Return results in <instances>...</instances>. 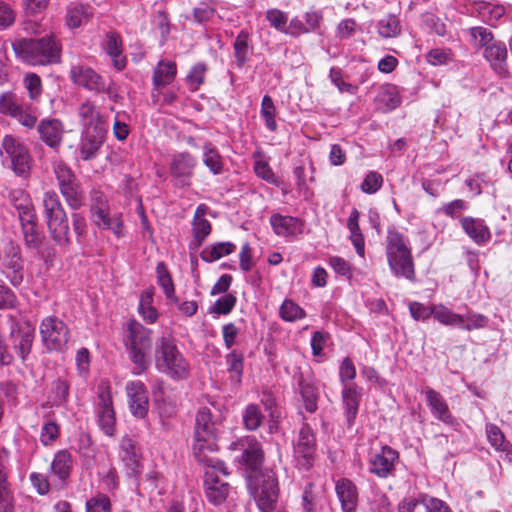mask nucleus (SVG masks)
Segmentation results:
<instances>
[{
	"label": "nucleus",
	"mask_w": 512,
	"mask_h": 512,
	"mask_svg": "<svg viewBox=\"0 0 512 512\" xmlns=\"http://www.w3.org/2000/svg\"><path fill=\"white\" fill-rule=\"evenodd\" d=\"M335 490L343 512H355L358 504L357 488L352 481L343 478L336 482Z\"/></svg>",
	"instance_id": "obj_21"
},
{
	"label": "nucleus",
	"mask_w": 512,
	"mask_h": 512,
	"mask_svg": "<svg viewBox=\"0 0 512 512\" xmlns=\"http://www.w3.org/2000/svg\"><path fill=\"white\" fill-rule=\"evenodd\" d=\"M361 397L362 389L359 388L356 384L345 385L342 388V403L349 426L354 424Z\"/></svg>",
	"instance_id": "obj_20"
},
{
	"label": "nucleus",
	"mask_w": 512,
	"mask_h": 512,
	"mask_svg": "<svg viewBox=\"0 0 512 512\" xmlns=\"http://www.w3.org/2000/svg\"><path fill=\"white\" fill-rule=\"evenodd\" d=\"M207 67L203 63L195 64L186 76V83L191 91H196L204 82Z\"/></svg>",
	"instance_id": "obj_50"
},
{
	"label": "nucleus",
	"mask_w": 512,
	"mask_h": 512,
	"mask_svg": "<svg viewBox=\"0 0 512 512\" xmlns=\"http://www.w3.org/2000/svg\"><path fill=\"white\" fill-rule=\"evenodd\" d=\"M236 304V297L232 294H226L223 297L219 298L212 308V312L218 315H227L229 314Z\"/></svg>",
	"instance_id": "obj_56"
},
{
	"label": "nucleus",
	"mask_w": 512,
	"mask_h": 512,
	"mask_svg": "<svg viewBox=\"0 0 512 512\" xmlns=\"http://www.w3.org/2000/svg\"><path fill=\"white\" fill-rule=\"evenodd\" d=\"M153 302V290L148 289L144 291L140 297V303L138 311L143 319L148 323H154L158 319V311L152 305Z\"/></svg>",
	"instance_id": "obj_41"
},
{
	"label": "nucleus",
	"mask_w": 512,
	"mask_h": 512,
	"mask_svg": "<svg viewBox=\"0 0 512 512\" xmlns=\"http://www.w3.org/2000/svg\"><path fill=\"white\" fill-rule=\"evenodd\" d=\"M2 148L10 158L14 172L19 176L26 177L31 164L28 149L12 135L3 137Z\"/></svg>",
	"instance_id": "obj_10"
},
{
	"label": "nucleus",
	"mask_w": 512,
	"mask_h": 512,
	"mask_svg": "<svg viewBox=\"0 0 512 512\" xmlns=\"http://www.w3.org/2000/svg\"><path fill=\"white\" fill-rule=\"evenodd\" d=\"M248 38L241 33L234 42L235 57L239 66H242L247 60Z\"/></svg>",
	"instance_id": "obj_59"
},
{
	"label": "nucleus",
	"mask_w": 512,
	"mask_h": 512,
	"mask_svg": "<svg viewBox=\"0 0 512 512\" xmlns=\"http://www.w3.org/2000/svg\"><path fill=\"white\" fill-rule=\"evenodd\" d=\"M241 461L246 469L248 488L262 512H273L276 508L279 487L271 469H261L262 450H243Z\"/></svg>",
	"instance_id": "obj_1"
},
{
	"label": "nucleus",
	"mask_w": 512,
	"mask_h": 512,
	"mask_svg": "<svg viewBox=\"0 0 512 512\" xmlns=\"http://www.w3.org/2000/svg\"><path fill=\"white\" fill-rule=\"evenodd\" d=\"M92 16L89 6L75 5L69 7L66 14V24L69 28L75 29L87 23Z\"/></svg>",
	"instance_id": "obj_34"
},
{
	"label": "nucleus",
	"mask_w": 512,
	"mask_h": 512,
	"mask_svg": "<svg viewBox=\"0 0 512 512\" xmlns=\"http://www.w3.org/2000/svg\"><path fill=\"white\" fill-rule=\"evenodd\" d=\"M177 73L176 64L172 61H160L153 71V83L155 86H166L173 82Z\"/></svg>",
	"instance_id": "obj_32"
},
{
	"label": "nucleus",
	"mask_w": 512,
	"mask_h": 512,
	"mask_svg": "<svg viewBox=\"0 0 512 512\" xmlns=\"http://www.w3.org/2000/svg\"><path fill=\"white\" fill-rule=\"evenodd\" d=\"M40 336L49 351H64L69 341V329L57 317L48 316L40 323Z\"/></svg>",
	"instance_id": "obj_8"
},
{
	"label": "nucleus",
	"mask_w": 512,
	"mask_h": 512,
	"mask_svg": "<svg viewBox=\"0 0 512 512\" xmlns=\"http://www.w3.org/2000/svg\"><path fill=\"white\" fill-rule=\"evenodd\" d=\"M461 226L465 233L478 245L487 243L490 238V230L483 220L464 217L461 219Z\"/></svg>",
	"instance_id": "obj_24"
},
{
	"label": "nucleus",
	"mask_w": 512,
	"mask_h": 512,
	"mask_svg": "<svg viewBox=\"0 0 512 512\" xmlns=\"http://www.w3.org/2000/svg\"><path fill=\"white\" fill-rule=\"evenodd\" d=\"M86 512H111L110 500L104 495H99L87 501Z\"/></svg>",
	"instance_id": "obj_60"
},
{
	"label": "nucleus",
	"mask_w": 512,
	"mask_h": 512,
	"mask_svg": "<svg viewBox=\"0 0 512 512\" xmlns=\"http://www.w3.org/2000/svg\"><path fill=\"white\" fill-rule=\"evenodd\" d=\"M426 59L431 65H443L451 59V54L447 49L435 48L428 52Z\"/></svg>",
	"instance_id": "obj_64"
},
{
	"label": "nucleus",
	"mask_w": 512,
	"mask_h": 512,
	"mask_svg": "<svg viewBox=\"0 0 512 512\" xmlns=\"http://www.w3.org/2000/svg\"><path fill=\"white\" fill-rule=\"evenodd\" d=\"M71 81L90 92L102 93L105 91V80L91 67L84 64H75L71 66L70 72Z\"/></svg>",
	"instance_id": "obj_12"
},
{
	"label": "nucleus",
	"mask_w": 512,
	"mask_h": 512,
	"mask_svg": "<svg viewBox=\"0 0 512 512\" xmlns=\"http://www.w3.org/2000/svg\"><path fill=\"white\" fill-rule=\"evenodd\" d=\"M197 159L188 152L173 155L170 163V173L177 185L189 186Z\"/></svg>",
	"instance_id": "obj_16"
},
{
	"label": "nucleus",
	"mask_w": 512,
	"mask_h": 512,
	"mask_svg": "<svg viewBox=\"0 0 512 512\" xmlns=\"http://www.w3.org/2000/svg\"><path fill=\"white\" fill-rule=\"evenodd\" d=\"M19 218L22 223L23 233L26 244L31 248L39 247L41 243V236L36 231L33 210L28 206L24 207L22 212H19Z\"/></svg>",
	"instance_id": "obj_29"
},
{
	"label": "nucleus",
	"mask_w": 512,
	"mask_h": 512,
	"mask_svg": "<svg viewBox=\"0 0 512 512\" xmlns=\"http://www.w3.org/2000/svg\"><path fill=\"white\" fill-rule=\"evenodd\" d=\"M383 184V177L375 171L369 172L361 184V190L367 194L376 193Z\"/></svg>",
	"instance_id": "obj_54"
},
{
	"label": "nucleus",
	"mask_w": 512,
	"mask_h": 512,
	"mask_svg": "<svg viewBox=\"0 0 512 512\" xmlns=\"http://www.w3.org/2000/svg\"><path fill=\"white\" fill-rule=\"evenodd\" d=\"M107 128L83 129L79 152L83 160L87 161L96 157L104 143Z\"/></svg>",
	"instance_id": "obj_17"
},
{
	"label": "nucleus",
	"mask_w": 512,
	"mask_h": 512,
	"mask_svg": "<svg viewBox=\"0 0 512 512\" xmlns=\"http://www.w3.org/2000/svg\"><path fill=\"white\" fill-rule=\"evenodd\" d=\"M91 211L96 217L94 222L98 227L111 230L117 237L124 235V224L121 214L110 216L106 200L102 195L95 198V203L92 205Z\"/></svg>",
	"instance_id": "obj_15"
},
{
	"label": "nucleus",
	"mask_w": 512,
	"mask_h": 512,
	"mask_svg": "<svg viewBox=\"0 0 512 512\" xmlns=\"http://www.w3.org/2000/svg\"><path fill=\"white\" fill-rule=\"evenodd\" d=\"M434 318L442 325L454 327H458L462 321L461 314L453 312L443 304L435 305Z\"/></svg>",
	"instance_id": "obj_44"
},
{
	"label": "nucleus",
	"mask_w": 512,
	"mask_h": 512,
	"mask_svg": "<svg viewBox=\"0 0 512 512\" xmlns=\"http://www.w3.org/2000/svg\"><path fill=\"white\" fill-rule=\"evenodd\" d=\"M13 498L7 482V473L0 459V512H13Z\"/></svg>",
	"instance_id": "obj_37"
},
{
	"label": "nucleus",
	"mask_w": 512,
	"mask_h": 512,
	"mask_svg": "<svg viewBox=\"0 0 512 512\" xmlns=\"http://www.w3.org/2000/svg\"><path fill=\"white\" fill-rule=\"evenodd\" d=\"M125 344L130 360L135 365L133 373L136 375L143 373L150 364L151 330L136 320L128 321L125 329Z\"/></svg>",
	"instance_id": "obj_5"
},
{
	"label": "nucleus",
	"mask_w": 512,
	"mask_h": 512,
	"mask_svg": "<svg viewBox=\"0 0 512 512\" xmlns=\"http://www.w3.org/2000/svg\"><path fill=\"white\" fill-rule=\"evenodd\" d=\"M225 360L231 379L236 383H240L244 370L243 352L234 349L226 355Z\"/></svg>",
	"instance_id": "obj_36"
},
{
	"label": "nucleus",
	"mask_w": 512,
	"mask_h": 512,
	"mask_svg": "<svg viewBox=\"0 0 512 512\" xmlns=\"http://www.w3.org/2000/svg\"><path fill=\"white\" fill-rule=\"evenodd\" d=\"M156 272L158 285L163 289L165 296L173 303H178V299L175 296L174 284L165 264L162 262L158 263Z\"/></svg>",
	"instance_id": "obj_40"
},
{
	"label": "nucleus",
	"mask_w": 512,
	"mask_h": 512,
	"mask_svg": "<svg viewBox=\"0 0 512 512\" xmlns=\"http://www.w3.org/2000/svg\"><path fill=\"white\" fill-rule=\"evenodd\" d=\"M19 108L20 105L13 94L5 93L0 97V113L9 114L13 117Z\"/></svg>",
	"instance_id": "obj_62"
},
{
	"label": "nucleus",
	"mask_w": 512,
	"mask_h": 512,
	"mask_svg": "<svg viewBox=\"0 0 512 512\" xmlns=\"http://www.w3.org/2000/svg\"><path fill=\"white\" fill-rule=\"evenodd\" d=\"M379 35L384 38L396 37L401 32L400 21L395 15H387L378 23Z\"/></svg>",
	"instance_id": "obj_46"
},
{
	"label": "nucleus",
	"mask_w": 512,
	"mask_h": 512,
	"mask_svg": "<svg viewBox=\"0 0 512 512\" xmlns=\"http://www.w3.org/2000/svg\"><path fill=\"white\" fill-rule=\"evenodd\" d=\"M254 171L259 178L270 184L278 185V179L269 166L268 162L260 156L255 158Z\"/></svg>",
	"instance_id": "obj_51"
},
{
	"label": "nucleus",
	"mask_w": 512,
	"mask_h": 512,
	"mask_svg": "<svg viewBox=\"0 0 512 512\" xmlns=\"http://www.w3.org/2000/svg\"><path fill=\"white\" fill-rule=\"evenodd\" d=\"M53 170L58 181L59 188L77 181V178L71 168L61 160L54 162Z\"/></svg>",
	"instance_id": "obj_48"
},
{
	"label": "nucleus",
	"mask_w": 512,
	"mask_h": 512,
	"mask_svg": "<svg viewBox=\"0 0 512 512\" xmlns=\"http://www.w3.org/2000/svg\"><path fill=\"white\" fill-rule=\"evenodd\" d=\"M98 424L104 433L112 436L115 430L116 417L113 409L112 396L107 386L99 387L97 402Z\"/></svg>",
	"instance_id": "obj_14"
},
{
	"label": "nucleus",
	"mask_w": 512,
	"mask_h": 512,
	"mask_svg": "<svg viewBox=\"0 0 512 512\" xmlns=\"http://www.w3.org/2000/svg\"><path fill=\"white\" fill-rule=\"evenodd\" d=\"M270 224L276 235L281 237L294 236L302 231V223L298 218L273 214Z\"/></svg>",
	"instance_id": "obj_23"
},
{
	"label": "nucleus",
	"mask_w": 512,
	"mask_h": 512,
	"mask_svg": "<svg viewBox=\"0 0 512 512\" xmlns=\"http://www.w3.org/2000/svg\"><path fill=\"white\" fill-rule=\"evenodd\" d=\"M260 115L263 118L266 127L270 131H275L277 129L276 122V107L272 98L269 95H265L261 102Z\"/></svg>",
	"instance_id": "obj_45"
},
{
	"label": "nucleus",
	"mask_w": 512,
	"mask_h": 512,
	"mask_svg": "<svg viewBox=\"0 0 512 512\" xmlns=\"http://www.w3.org/2000/svg\"><path fill=\"white\" fill-rule=\"evenodd\" d=\"M301 396L304 401L305 409L312 413L317 409V392L316 389L309 384H301Z\"/></svg>",
	"instance_id": "obj_55"
},
{
	"label": "nucleus",
	"mask_w": 512,
	"mask_h": 512,
	"mask_svg": "<svg viewBox=\"0 0 512 512\" xmlns=\"http://www.w3.org/2000/svg\"><path fill=\"white\" fill-rule=\"evenodd\" d=\"M203 163L214 175L223 171V159L211 144H205L203 147Z\"/></svg>",
	"instance_id": "obj_39"
},
{
	"label": "nucleus",
	"mask_w": 512,
	"mask_h": 512,
	"mask_svg": "<svg viewBox=\"0 0 512 512\" xmlns=\"http://www.w3.org/2000/svg\"><path fill=\"white\" fill-rule=\"evenodd\" d=\"M217 424L209 408L202 407L196 415L194 448H212L216 445Z\"/></svg>",
	"instance_id": "obj_9"
},
{
	"label": "nucleus",
	"mask_w": 512,
	"mask_h": 512,
	"mask_svg": "<svg viewBox=\"0 0 512 512\" xmlns=\"http://www.w3.org/2000/svg\"><path fill=\"white\" fill-rule=\"evenodd\" d=\"M58 434V426L54 422H47L41 429L40 441L44 446L53 445Z\"/></svg>",
	"instance_id": "obj_61"
},
{
	"label": "nucleus",
	"mask_w": 512,
	"mask_h": 512,
	"mask_svg": "<svg viewBox=\"0 0 512 512\" xmlns=\"http://www.w3.org/2000/svg\"><path fill=\"white\" fill-rule=\"evenodd\" d=\"M130 412L136 418H144L149 409L148 391L140 380L128 381L125 385Z\"/></svg>",
	"instance_id": "obj_13"
},
{
	"label": "nucleus",
	"mask_w": 512,
	"mask_h": 512,
	"mask_svg": "<svg viewBox=\"0 0 512 512\" xmlns=\"http://www.w3.org/2000/svg\"><path fill=\"white\" fill-rule=\"evenodd\" d=\"M434 307H435V305L425 306L419 302H411L409 304V310H410L412 317L415 320H422V321L428 319L430 316L434 317Z\"/></svg>",
	"instance_id": "obj_58"
},
{
	"label": "nucleus",
	"mask_w": 512,
	"mask_h": 512,
	"mask_svg": "<svg viewBox=\"0 0 512 512\" xmlns=\"http://www.w3.org/2000/svg\"><path fill=\"white\" fill-rule=\"evenodd\" d=\"M236 246L231 242H218L205 247L200 257L203 261L211 263L234 252Z\"/></svg>",
	"instance_id": "obj_33"
},
{
	"label": "nucleus",
	"mask_w": 512,
	"mask_h": 512,
	"mask_svg": "<svg viewBox=\"0 0 512 512\" xmlns=\"http://www.w3.org/2000/svg\"><path fill=\"white\" fill-rule=\"evenodd\" d=\"M205 471V496L213 505L223 504L231 492V486L227 481L221 478V475L227 476L228 471L224 462L210 459L207 462Z\"/></svg>",
	"instance_id": "obj_7"
},
{
	"label": "nucleus",
	"mask_w": 512,
	"mask_h": 512,
	"mask_svg": "<svg viewBox=\"0 0 512 512\" xmlns=\"http://www.w3.org/2000/svg\"><path fill=\"white\" fill-rule=\"evenodd\" d=\"M207 206L204 204H201L197 207L194 219H193V235L194 240L192 242V245L194 248H198L202 245V242L204 239L210 234L211 232V224L210 222L205 218L206 212H207Z\"/></svg>",
	"instance_id": "obj_28"
},
{
	"label": "nucleus",
	"mask_w": 512,
	"mask_h": 512,
	"mask_svg": "<svg viewBox=\"0 0 512 512\" xmlns=\"http://www.w3.org/2000/svg\"><path fill=\"white\" fill-rule=\"evenodd\" d=\"M103 49L111 58L113 66L117 70H122L126 66V57L123 54V43L119 34L111 32L106 35Z\"/></svg>",
	"instance_id": "obj_25"
},
{
	"label": "nucleus",
	"mask_w": 512,
	"mask_h": 512,
	"mask_svg": "<svg viewBox=\"0 0 512 512\" xmlns=\"http://www.w3.org/2000/svg\"><path fill=\"white\" fill-rule=\"evenodd\" d=\"M388 266L395 277L415 280V266L412 252L404 236L396 230H388L385 239Z\"/></svg>",
	"instance_id": "obj_4"
},
{
	"label": "nucleus",
	"mask_w": 512,
	"mask_h": 512,
	"mask_svg": "<svg viewBox=\"0 0 512 512\" xmlns=\"http://www.w3.org/2000/svg\"><path fill=\"white\" fill-rule=\"evenodd\" d=\"M43 212L51 236L59 245L69 243V226L66 213L59 197L53 191H48L43 197Z\"/></svg>",
	"instance_id": "obj_6"
},
{
	"label": "nucleus",
	"mask_w": 512,
	"mask_h": 512,
	"mask_svg": "<svg viewBox=\"0 0 512 512\" xmlns=\"http://www.w3.org/2000/svg\"><path fill=\"white\" fill-rule=\"evenodd\" d=\"M485 323L486 320L484 316L468 313L466 315H462V321L458 328L471 331L483 327Z\"/></svg>",
	"instance_id": "obj_57"
},
{
	"label": "nucleus",
	"mask_w": 512,
	"mask_h": 512,
	"mask_svg": "<svg viewBox=\"0 0 512 512\" xmlns=\"http://www.w3.org/2000/svg\"><path fill=\"white\" fill-rule=\"evenodd\" d=\"M280 317L287 322H294L306 316L305 311L291 299H286L280 307Z\"/></svg>",
	"instance_id": "obj_47"
},
{
	"label": "nucleus",
	"mask_w": 512,
	"mask_h": 512,
	"mask_svg": "<svg viewBox=\"0 0 512 512\" xmlns=\"http://www.w3.org/2000/svg\"><path fill=\"white\" fill-rule=\"evenodd\" d=\"M59 189L67 204L72 209H79L84 204V195L78 181L63 186Z\"/></svg>",
	"instance_id": "obj_42"
},
{
	"label": "nucleus",
	"mask_w": 512,
	"mask_h": 512,
	"mask_svg": "<svg viewBox=\"0 0 512 512\" xmlns=\"http://www.w3.org/2000/svg\"><path fill=\"white\" fill-rule=\"evenodd\" d=\"M470 35L475 40L476 45L485 49V47L490 46L495 43L494 36L492 32L482 26L472 27L470 28Z\"/></svg>",
	"instance_id": "obj_52"
},
{
	"label": "nucleus",
	"mask_w": 512,
	"mask_h": 512,
	"mask_svg": "<svg viewBox=\"0 0 512 512\" xmlns=\"http://www.w3.org/2000/svg\"><path fill=\"white\" fill-rule=\"evenodd\" d=\"M401 103L398 88L393 84L381 86L376 96L377 108L382 111H391L397 108Z\"/></svg>",
	"instance_id": "obj_30"
},
{
	"label": "nucleus",
	"mask_w": 512,
	"mask_h": 512,
	"mask_svg": "<svg viewBox=\"0 0 512 512\" xmlns=\"http://www.w3.org/2000/svg\"><path fill=\"white\" fill-rule=\"evenodd\" d=\"M475 10L482 21L489 25H495V23L505 14V8L503 6L487 2L477 3Z\"/></svg>",
	"instance_id": "obj_35"
},
{
	"label": "nucleus",
	"mask_w": 512,
	"mask_h": 512,
	"mask_svg": "<svg viewBox=\"0 0 512 512\" xmlns=\"http://www.w3.org/2000/svg\"><path fill=\"white\" fill-rule=\"evenodd\" d=\"M38 132L46 145L51 148H57L62 142L64 127L60 120L46 118L39 123Z\"/></svg>",
	"instance_id": "obj_19"
},
{
	"label": "nucleus",
	"mask_w": 512,
	"mask_h": 512,
	"mask_svg": "<svg viewBox=\"0 0 512 512\" xmlns=\"http://www.w3.org/2000/svg\"><path fill=\"white\" fill-rule=\"evenodd\" d=\"M154 361L159 372L174 380L186 379L190 374L188 361L170 337L162 336L157 339Z\"/></svg>",
	"instance_id": "obj_3"
},
{
	"label": "nucleus",
	"mask_w": 512,
	"mask_h": 512,
	"mask_svg": "<svg viewBox=\"0 0 512 512\" xmlns=\"http://www.w3.org/2000/svg\"><path fill=\"white\" fill-rule=\"evenodd\" d=\"M424 393L432 415L444 423H452L453 417L443 396L431 388H427Z\"/></svg>",
	"instance_id": "obj_22"
},
{
	"label": "nucleus",
	"mask_w": 512,
	"mask_h": 512,
	"mask_svg": "<svg viewBox=\"0 0 512 512\" xmlns=\"http://www.w3.org/2000/svg\"><path fill=\"white\" fill-rule=\"evenodd\" d=\"M360 213L357 209H352L347 221V227L350 232L349 239L351 240L357 254L360 257L365 255V241L364 236L359 227Z\"/></svg>",
	"instance_id": "obj_31"
},
{
	"label": "nucleus",
	"mask_w": 512,
	"mask_h": 512,
	"mask_svg": "<svg viewBox=\"0 0 512 512\" xmlns=\"http://www.w3.org/2000/svg\"><path fill=\"white\" fill-rule=\"evenodd\" d=\"M339 377L343 387L349 385L347 382L356 377V368L350 358L343 359L340 365Z\"/></svg>",
	"instance_id": "obj_63"
},
{
	"label": "nucleus",
	"mask_w": 512,
	"mask_h": 512,
	"mask_svg": "<svg viewBox=\"0 0 512 512\" xmlns=\"http://www.w3.org/2000/svg\"><path fill=\"white\" fill-rule=\"evenodd\" d=\"M35 337L34 327L27 321L13 323L9 339L12 347L22 362L26 361L32 350Z\"/></svg>",
	"instance_id": "obj_11"
},
{
	"label": "nucleus",
	"mask_w": 512,
	"mask_h": 512,
	"mask_svg": "<svg viewBox=\"0 0 512 512\" xmlns=\"http://www.w3.org/2000/svg\"><path fill=\"white\" fill-rule=\"evenodd\" d=\"M71 456L67 450H59L51 464L52 472L59 477L60 480H65L70 472Z\"/></svg>",
	"instance_id": "obj_43"
},
{
	"label": "nucleus",
	"mask_w": 512,
	"mask_h": 512,
	"mask_svg": "<svg viewBox=\"0 0 512 512\" xmlns=\"http://www.w3.org/2000/svg\"><path fill=\"white\" fill-rule=\"evenodd\" d=\"M17 57L30 65H46L60 60L61 47L54 36L41 39H21L13 43Z\"/></svg>",
	"instance_id": "obj_2"
},
{
	"label": "nucleus",
	"mask_w": 512,
	"mask_h": 512,
	"mask_svg": "<svg viewBox=\"0 0 512 512\" xmlns=\"http://www.w3.org/2000/svg\"><path fill=\"white\" fill-rule=\"evenodd\" d=\"M69 385L66 381L58 379L51 385L47 402L50 406H59L67 402Z\"/></svg>",
	"instance_id": "obj_38"
},
{
	"label": "nucleus",
	"mask_w": 512,
	"mask_h": 512,
	"mask_svg": "<svg viewBox=\"0 0 512 512\" xmlns=\"http://www.w3.org/2000/svg\"><path fill=\"white\" fill-rule=\"evenodd\" d=\"M397 459V450H380L370 459V471L379 477H386Z\"/></svg>",
	"instance_id": "obj_26"
},
{
	"label": "nucleus",
	"mask_w": 512,
	"mask_h": 512,
	"mask_svg": "<svg viewBox=\"0 0 512 512\" xmlns=\"http://www.w3.org/2000/svg\"><path fill=\"white\" fill-rule=\"evenodd\" d=\"M483 57L496 74L500 76L508 74V51L504 42L496 41L485 47Z\"/></svg>",
	"instance_id": "obj_18"
},
{
	"label": "nucleus",
	"mask_w": 512,
	"mask_h": 512,
	"mask_svg": "<svg viewBox=\"0 0 512 512\" xmlns=\"http://www.w3.org/2000/svg\"><path fill=\"white\" fill-rule=\"evenodd\" d=\"M78 116L80 118L83 129L86 128H107L106 121L100 114L99 110L91 101H85L78 108Z\"/></svg>",
	"instance_id": "obj_27"
},
{
	"label": "nucleus",
	"mask_w": 512,
	"mask_h": 512,
	"mask_svg": "<svg viewBox=\"0 0 512 512\" xmlns=\"http://www.w3.org/2000/svg\"><path fill=\"white\" fill-rule=\"evenodd\" d=\"M263 415L255 404H249L243 412V423L248 430H256L262 423Z\"/></svg>",
	"instance_id": "obj_49"
},
{
	"label": "nucleus",
	"mask_w": 512,
	"mask_h": 512,
	"mask_svg": "<svg viewBox=\"0 0 512 512\" xmlns=\"http://www.w3.org/2000/svg\"><path fill=\"white\" fill-rule=\"evenodd\" d=\"M266 19L276 30L282 33L286 31L288 16L285 12L276 8L268 9L266 11Z\"/></svg>",
	"instance_id": "obj_53"
}]
</instances>
